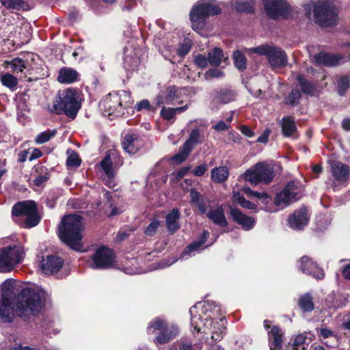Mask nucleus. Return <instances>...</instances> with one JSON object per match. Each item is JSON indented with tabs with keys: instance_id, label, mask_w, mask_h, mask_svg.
Instances as JSON below:
<instances>
[{
	"instance_id": "1",
	"label": "nucleus",
	"mask_w": 350,
	"mask_h": 350,
	"mask_svg": "<svg viewBox=\"0 0 350 350\" xmlns=\"http://www.w3.org/2000/svg\"><path fill=\"white\" fill-rule=\"evenodd\" d=\"M12 280H6L1 284L2 297L0 299V318L11 322L14 314L27 321L37 317L44 307L46 292L40 288H24L14 308L11 307L10 294L14 287Z\"/></svg>"
},
{
	"instance_id": "2",
	"label": "nucleus",
	"mask_w": 350,
	"mask_h": 350,
	"mask_svg": "<svg viewBox=\"0 0 350 350\" xmlns=\"http://www.w3.org/2000/svg\"><path fill=\"white\" fill-rule=\"evenodd\" d=\"M83 218L77 215H68L61 221L59 236L70 247L79 250L82 246Z\"/></svg>"
},
{
	"instance_id": "3",
	"label": "nucleus",
	"mask_w": 350,
	"mask_h": 350,
	"mask_svg": "<svg viewBox=\"0 0 350 350\" xmlns=\"http://www.w3.org/2000/svg\"><path fill=\"white\" fill-rule=\"evenodd\" d=\"M80 108L78 91L69 88L55 97L51 111L59 115L65 114L68 118L75 119Z\"/></svg>"
},
{
	"instance_id": "4",
	"label": "nucleus",
	"mask_w": 350,
	"mask_h": 350,
	"mask_svg": "<svg viewBox=\"0 0 350 350\" xmlns=\"http://www.w3.org/2000/svg\"><path fill=\"white\" fill-rule=\"evenodd\" d=\"M314 17L320 26L328 27L336 24L338 19L335 5L327 0H320L312 5ZM312 5H305L304 9L308 16H310Z\"/></svg>"
},
{
	"instance_id": "5",
	"label": "nucleus",
	"mask_w": 350,
	"mask_h": 350,
	"mask_svg": "<svg viewBox=\"0 0 350 350\" xmlns=\"http://www.w3.org/2000/svg\"><path fill=\"white\" fill-rule=\"evenodd\" d=\"M221 9L213 1H202L193 6L189 16L193 29L200 30L205 25L206 19L210 16L219 14Z\"/></svg>"
},
{
	"instance_id": "6",
	"label": "nucleus",
	"mask_w": 350,
	"mask_h": 350,
	"mask_svg": "<svg viewBox=\"0 0 350 350\" xmlns=\"http://www.w3.org/2000/svg\"><path fill=\"white\" fill-rule=\"evenodd\" d=\"M242 176L253 185H257L259 183L267 185L274 178V170L271 165L265 162H258L247 169Z\"/></svg>"
},
{
	"instance_id": "7",
	"label": "nucleus",
	"mask_w": 350,
	"mask_h": 350,
	"mask_svg": "<svg viewBox=\"0 0 350 350\" xmlns=\"http://www.w3.org/2000/svg\"><path fill=\"white\" fill-rule=\"evenodd\" d=\"M156 330L159 331V333L154 340V342L155 344L159 345L169 342L178 334V329L176 325L168 324L161 319L152 320L147 327V332L149 334H153Z\"/></svg>"
},
{
	"instance_id": "8",
	"label": "nucleus",
	"mask_w": 350,
	"mask_h": 350,
	"mask_svg": "<svg viewBox=\"0 0 350 350\" xmlns=\"http://www.w3.org/2000/svg\"><path fill=\"white\" fill-rule=\"evenodd\" d=\"M191 325L197 332H202L212 334L211 338L217 341L220 340L223 338L224 332L226 329L221 323V319L219 321H213L211 319H206L203 322L200 316H193L191 319Z\"/></svg>"
},
{
	"instance_id": "9",
	"label": "nucleus",
	"mask_w": 350,
	"mask_h": 350,
	"mask_svg": "<svg viewBox=\"0 0 350 350\" xmlns=\"http://www.w3.org/2000/svg\"><path fill=\"white\" fill-rule=\"evenodd\" d=\"M24 258L23 248L20 245L8 246L0 250V272H8Z\"/></svg>"
},
{
	"instance_id": "10",
	"label": "nucleus",
	"mask_w": 350,
	"mask_h": 350,
	"mask_svg": "<svg viewBox=\"0 0 350 350\" xmlns=\"http://www.w3.org/2000/svg\"><path fill=\"white\" fill-rule=\"evenodd\" d=\"M250 51L258 55H265L269 64L273 68H281L287 64V55L279 47L271 45H261L252 48Z\"/></svg>"
},
{
	"instance_id": "11",
	"label": "nucleus",
	"mask_w": 350,
	"mask_h": 350,
	"mask_svg": "<svg viewBox=\"0 0 350 350\" xmlns=\"http://www.w3.org/2000/svg\"><path fill=\"white\" fill-rule=\"evenodd\" d=\"M12 215L16 217L25 216V226L31 228L36 226L40 221L36 205L33 201L19 202L15 204L12 210Z\"/></svg>"
},
{
	"instance_id": "12",
	"label": "nucleus",
	"mask_w": 350,
	"mask_h": 350,
	"mask_svg": "<svg viewBox=\"0 0 350 350\" xmlns=\"http://www.w3.org/2000/svg\"><path fill=\"white\" fill-rule=\"evenodd\" d=\"M128 97L129 95L125 91L111 92L100 102V106L109 116L116 113H121L122 103L124 102L123 98Z\"/></svg>"
},
{
	"instance_id": "13",
	"label": "nucleus",
	"mask_w": 350,
	"mask_h": 350,
	"mask_svg": "<svg viewBox=\"0 0 350 350\" xmlns=\"http://www.w3.org/2000/svg\"><path fill=\"white\" fill-rule=\"evenodd\" d=\"M263 5L267 15L273 19L286 18L291 12L286 0H264Z\"/></svg>"
},
{
	"instance_id": "14",
	"label": "nucleus",
	"mask_w": 350,
	"mask_h": 350,
	"mask_svg": "<svg viewBox=\"0 0 350 350\" xmlns=\"http://www.w3.org/2000/svg\"><path fill=\"white\" fill-rule=\"evenodd\" d=\"M301 196V189L297 183L292 181L276 195L274 202L278 206H286L299 200Z\"/></svg>"
},
{
	"instance_id": "15",
	"label": "nucleus",
	"mask_w": 350,
	"mask_h": 350,
	"mask_svg": "<svg viewBox=\"0 0 350 350\" xmlns=\"http://www.w3.org/2000/svg\"><path fill=\"white\" fill-rule=\"evenodd\" d=\"M204 140V136L198 129H195L190 133L189 139L180 148L178 153L173 157V160L178 163L184 161L190 154L194 145L200 144Z\"/></svg>"
},
{
	"instance_id": "16",
	"label": "nucleus",
	"mask_w": 350,
	"mask_h": 350,
	"mask_svg": "<svg viewBox=\"0 0 350 350\" xmlns=\"http://www.w3.org/2000/svg\"><path fill=\"white\" fill-rule=\"evenodd\" d=\"M93 268L105 269L111 267L114 261L113 251L105 247L98 248L92 256Z\"/></svg>"
},
{
	"instance_id": "17",
	"label": "nucleus",
	"mask_w": 350,
	"mask_h": 350,
	"mask_svg": "<svg viewBox=\"0 0 350 350\" xmlns=\"http://www.w3.org/2000/svg\"><path fill=\"white\" fill-rule=\"evenodd\" d=\"M300 270L306 274L312 275L314 278L321 280L325 277L323 270L307 256H302L299 261Z\"/></svg>"
},
{
	"instance_id": "18",
	"label": "nucleus",
	"mask_w": 350,
	"mask_h": 350,
	"mask_svg": "<svg viewBox=\"0 0 350 350\" xmlns=\"http://www.w3.org/2000/svg\"><path fill=\"white\" fill-rule=\"evenodd\" d=\"M64 260L58 256H47L40 262V268L46 275L58 272L62 267Z\"/></svg>"
},
{
	"instance_id": "19",
	"label": "nucleus",
	"mask_w": 350,
	"mask_h": 350,
	"mask_svg": "<svg viewBox=\"0 0 350 350\" xmlns=\"http://www.w3.org/2000/svg\"><path fill=\"white\" fill-rule=\"evenodd\" d=\"M309 221V216L306 207L302 206L295 211L294 213L288 218V223L291 228L295 230H300L307 225Z\"/></svg>"
},
{
	"instance_id": "20",
	"label": "nucleus",
	"mask_w": 350,
	"mask_h": 350,
	"mask_svg": "<svg viewBox=\"0 0 350 350\" xmlns=\"http://www.w3.org/2000/svg\"><path fill=\"white\" fill-rule=\"evenodd\" d=\"M331 172L335 180L340 183H345L349 178V167L338 161L330 164Z\"/></svg>"
},
{
	"instance_id": "21",
	"label": "nucleus",
	"mask_w": 350,
	"mask_h": 350,
	"mask_svg": "<svg viewBox=\"0 0 350 350\" xmlns=\"http://www.w3.org/2000/svg\"><path fill=\"white\" fill-rule=\"evenodd\" d=\"M313 59L317 64L320 66H336L340 63L342 56L340 54L321 52L314 55Z\"/></svg>"
},
{
	"instance_id": "22",
	"label": "nucleus",
	"mask_w": 350,
	"mask_h": 350,
	"mask_svg": "<svg viewBox=\"0 0 350 350\" xmlns=\"http://www.w3.org/2000/svg\"><path fill=\"white\" fill-rule=\"evenodd\" d=\"M230 215L233 220L245 230H248L254 226V219L251 217L245 215L237 208H230Z\"/></svg>"
},
{
	"instance_id": "23",
	"label": "nucleus",
	"mask_w": 350,
	"mask_h": 350,
	"mask_svg": "<svg viewBox=\"0 0 350 350\" xmlns=\"http://www.w3.org/2000/svg\"><path fill=\"white\" fill-rule=\"evenodd\" d=\"M206 217L220 227H227L228 226V221L221 206L211 207L206 213Z\"/></svg>"
},
{
	"instance_id": "24",
	"label": "nucleus",
	"mask_w": 350,
	"mask_h": 350,
	"mask_svg": "<svg viewBox=\"0 0 350 350\" xmlns=\"http://www.w3.org/2000/svg\"><path fill=\"white\" fill-rule=\"evenodd\" d=\"M79 72L72 68L68 67H63L59 71L57 80L60 83L70 84L79 81Z\"/></svg>"
},
{
	"instance_id": "25",
	"label": "nucleus",
	"mask_w": 350,
	"mask_h": 350,
	"mask_svg": "<svg viewBox=\"0 0 350 350\" xmlns=\"http://www.w3.org/2000/svg\"><path fill=\"white\" fill-rule=\"evenodd\" d=\"M124 150L129 154H135L142 146L139 137L134 134H127L122 142Z\"/></svg>"
},
{
	"instance_id": "26",
	"label": "nucleus",
	"mask_w": 350,
	"mask_h": 350,
	"mask_svg": "<svg viewBox=\"0 0 350 350\" xmlns=\"http://www.w3.org/2000/svg\"><path fill=\"white\" fill-rule=\"evenodd\" d=\"M118 156L116 150H109L100 161V165L105 174L109 179H111L115 176V171L113 167L112 157L115 158Z\"/></svg>"
},
{
	"instance_id": "27",
	"label": "nucleus",
	"mask_w": 350,
	"mask_h": 350,
	"mask_svg": "<svg viewBox=\"0 0 350 350\" xmlns=\"http://www.w3.org/2000/svg\"><path fill=\"white\" fill-rule=\"evenodd\" d=\"M271 350H280L283 338V332L278 326H273L268 332Z\"/></svg>"
},
{
	"instance_id": "28",
	"label": "nucleus",
	"mask_w": 350,
	"mask_h": 350,
	"mask_svg": "<svg viewBox=\"0 0 350 350\" xmlns=\"http://www.w3.org/2000/svg\"><path fill=\"white\" fill-rule=\"evenodd\" d=\"M279 124L282 127V133L284 137H293L297 133V126L293 117H284Z\"/></svg>"
},
{
	"instance_id": "29",
	"label": "nucleus",
	"mask_w": 350,
	"mask_h": 350,
	"mask_svg": "<svg viewBox=\"0 0 350 350\" xmlns=\"http://www.w3.org/2000/svg\"><path fill=\"white\" fill-rule=\"evenodd\" d=\"M255 0H232L231 5L237 11L245 13L254 12Z\"/></svg>"
},
{
	"instance_id": "30",
	"label": "nucleus",
	"mask_w": 350,
	"mask_h": 350,
	"mask_svg": "<svg viewBox=\"0 0 350 350\" xmlns=\"http://www.w3.org/2000/svg\"><path fill=\"white\" fill-rule=\"evenodd\" d=\"M28 62L21 57H15L12 60H6L4 65L6 68L10 67L14 73L22 72L27 66Z\"/></svg>"
},
{
	"instance_id": "31",
	"label": "nucleus",
	"mask_w": 350,
	"mask_h": 350,
	"mask_svg": "<svg viewBox=\"0 0 350 350\" xmlns=\"http://www.w3.org/2000/svg\"><path fill=\"white\" fill-rule=\"evenodd\" d=\"M180 218V213L178 208H174L166 215V225L168 230L172 233L179 228L178 220Z\"/></svg>"
},
{
	"instance_id": "32",
	"label": "nucleus",
	"mask_w": 350,
	"mask_h": 350,
	"mask_svg": "<svg viewBox=\"0 0 350 350\" xmlns=\"http://www.w3.org/2000/svg\"><path fill=\"white\" fill-rule=\"evenodd\" d=\"M228 170L226 166L215 167L211 172L212 180L217 183L225 182L228 179Z\"/></svg>"
},
{
	"instance_id": "33",
	"label": "nucleus",
	"mask_w": 350,
	"mask_h": 350,
	"mask_svg": "<svg viewBox=\"0 0 350 350\" xmlns=\"http://www.w3.org/2000/svg\"><path fill=\"white\" fill-rule=\"evenodd\" d=\"M298 305L304 312H310L314 308L313 297L310 293H305L299 296Z\"/></svg>"
},
{
	"instance_id": "34",
	"label": "nucleus",
	"mask_w": 350,
	"mask_h": 350,
	"mask_svg": "<svg viewBox=\"0 0 350 350\" xmlns=\"http://www.w3.org/2000/svg\"><path fill=\"white\" fill-rule=\"evenodd\" d=\"M202 342H198L196 338L185 337L180 340L179 350H201Z\"/></svg>"
},
{
	"instance_id": "35",
	"label": "nucleus",
	"mask_w": 350,
	"mask_h": 350,
	"mask_svg": "<svg viewBox=\"0 0 350 350\" xmlns=\"http://www.w3.org/2000/svg\"><path fill=\"white\" fill-rule=\"evenodd\" d=\"M1 84L9 88L11 91H14L18 84V79L10 73H3L0 76Z\"/></svg>"
},
{
	"instance_id": "36",
	"label": "nucleus",
	"mask_w": 350,
	"mask_h": 350,
	"mask_svg": "<svg viewBox=\"0 0 350 350\" xmlns=\"http://www.w3.org/2000/svg\"><path fill=\"white\" fill-rule=\"evenodd\" d=\"M234 98V92L228 89L221 90L214 96V100L217 103L226 104L232 101Z\"/></svg>"
},
{
	"instance_id": "37",
	"label": "nucleus",
	"mask_w": 350,
	"mask_h": 350,
	"mask_svg": "<svg viewBox=\"0 0 350 350\" xmlns=\"http://www.w3.org/2000/svg\"><path fill=\"white\" fill-rule=\"evenodd\" d=\"M297 80L299 82L303 93L310 95H312L314 94L315 86L312 83L305 79L304 76L301 75H298L297 76Z\"/></svg>"
},
{
	"instance_id": "38",
	"label": "nucleus",
	"mask_w": 350,
	"mask_h": 350,
	"mask_svg": "<svg viewBox=\"0 0 350 350\" xmlns=\"http://www.w3.org/2000/svg\"><path fill=\"white\" fill-rule=\"evenodd\" d=\"M209 64L213 66H219L224 57V53L221 49L219 48H214V49L208 53V55Z\"/></svg>"
},
{
	"instance_id": "39",
	"label": "nucleus",
	"mask_w": 350,
	"mask_h": 350,
	"mask_svg": "<svg viewBox=\"0 0 350 350\" xmlns=\"http://www.w3.org/2000/svg\"><path fill=\"white\" fill-rule=\"evenodd\" d=\"M186 109H187V105L176 108L163 107L161 111V115L164 119L167 120H171L174 118L176 113H181L184 111Z\"/></svg>"
},
{
	"instance_id": "40",
	"label": "nucleus",
	"mask_w": 350,
	"mask_h": 350,
	"mask_svg": "<svg viewBox=\"0 0 350 350\" xmlns=\"http://www.w3.org/2000/svg\"><path fill=\"white\" fill-rule=\"evenodd\" d=\"M1 3L9 10H23L25 8V2L22 0H0Z\"/></svg>"
},
{
	"instance_id": "41",
	"label": "nucleus",
	"mask_w": 350,
	"mask_h": 350,
	"mask_svg": "<svg viewBox=\"0 0 350 350\" xmlns=\"http://www.w3.org/2000/svg\"><path fill=\"white\" fill-rule=\"evenodd\" d=\"M232 199L234 202L247 209H254L256 206L249 200H247L239 192H233Z\"/></svg>"
},
{
	"instance_id": "42",
	"label": "nucleus",
	"mask_w": 350,
	"mask_h": 350,
	"mask_svg": "<svg viewBox=\"0 0 350 350\" xmlns=\"http://www.w3.org/2000/svg\"><path fill=\"white\" fill-rule=\"evenodd\" d=\"M55 130H47L39 133L35 139V142L38 144H42L49 142L56 135Z\"/></svg>"
},
{
	"instance_id": "43",
	"label": "nucleus",
	"mask_w": 350,
	"mask_h": 350,
	"mask_svg": "<svg viewBox=\"0 0 350 350\" xmlns=\"http://www.w3.org/2000/svg\"><path fill=\"white\" fill-rule=\"evenodd\" d=\"M234 62L239 70H244L246 68V57L239 51H236L233 54Z\"/></svg>"
},
{
	"instance_id": "44",
	"label": "nucleus",
	"mask_w": 350,
	"mask_h": 350,
	"mask_svg": "<svg viewBox=\"0 0 350 350\" xmlns=\"http://www.w3.org/2000/svg\"><path fill=\"white\" fill-rule=\"evenodd\" d=\"M350 86V77L347 76L340 77L338 81V92L343 96Z\"/></svg>"
},
{
	"instance_id": "45",
	"label": "nucleus",
	"mask_w": 350,
	"mask_h": 350,
	"mask_svg": "<svg viewBox=\"0 0 350 350\" xmlns=\"http://www.w3.org/2000/svg\"><path fill=\"white\" fill-rule=\"evenodd\" d=\"M300 97V92L298 90H293L285 98L284 103L287 105H295L297 104Z\"/></svg>"
},
{
	"instance_id": "46",
	"label": "nucleus",
	"mask_w": 350,
	"mask_h": 350,
	"mask_svg": "<svg viewBox=\"0 0 350 350\" xmlns=\"http://www.w3.org/2000/svg\"><path fill=\"white\" fill-rule=\"evenodd\" d=\"M103 194V206L102 209H103L105 211V210H107L109 207H112V193L109 191L103 189L102 191Z\"/></svg>"
},
{
	"instance_id": "47",
	"label": "nucleus",
	"mask_w": 350,
	"mask_h": 350,
	"mask_svg": "<svg viewBox=\"0 0 350 350\" xmlns=\"http://www.w3.org/2000/svg\"><path fill=\"white\" fill-rule=\"evenodd\" d=\"M176 92L177 89L175 86H170L165 92H163L165 96L166 104H170L175 98H177Z\"/></svg>"
},
{
	"instance_id": "48",
	"label": "nucleus",
	"mask_w": 350,
	"mask_h": 350,
	"mask_svg": "<svg viewBox=\"0 0 350 350\" xmlns=\"http://www.w3.org/2000/svg\"><path fill=\"white\" fill-rule=\"evenodd\" d=\"M66 163L70 167H79L81 164V159L76 152L72 151L67 159Z\"/></svg>"
},
{
	"instance_id": "49",
	"label": "nucleus",
	"mask_w": 350,
	"mask_h": 350,
	"mask_svg": "<svg viewBox=\"0 0 350 350\" xmlns=\"http://www.w3.org/2000/svg\"><path fill=\"white\" fill-rule=\"evenodd\" d=\"M135 109L137 111H140L143 109L149 110V111H154L156 107H152L149 100L147 99H144L139 102H138L135 106Z\"/></svg>"
},
{
	"instance_id": "50",
	"label": "nucleus",
	"mask_w": 350,
	"mask_h": 350,
	"mask_svg": "<svg viewBox=\"0 0 350 350\" xmlns=\"http://www.w3.org/2000/svg\"><path fill=\"white\" fill-rule=\"evenodd\" d=\"M224 76V72L217 68L209 69L204 74V78L206 80H211L213 78H220Z\"/></svg>"
},
{
	"instance_id": "51",
	"label": "nucleus",
	"mask_w": 350,
	"mask_h": 350,
	"mask_svg": "<svg viewBox=\"0 0 350 350\" xmlns=\"http://www.w3.org/2000/svg\"><path fill=\"white\" fill-rule=\"evenodd\" d=\"M209 236V233L208 231H204L203 232V239L200 241V242H196V243H193L192 244H190L188 247H187V249H188V252L189 253H191L192 252H194L196 250L200 248L203 243H204V242L206 241V239L208 238V237Z\"/></svg>"
},
{
	"instance_id": "52",
	"label": "nucleus",
	"mask_w": 350,
	"mask_h": 350,
	"mask_svg": "<svg viewBox=\"0 0 350 350\" xmlns=\"http://www.w3.org/2000/svg\"><path fill=\"white\" fill-rule=\"evenodd\" d=\"M194 62L199 68H204L209 63L208 57H206L204 55L199 54L196 56Z\"/></svg>"
},
{
	"instance_id": "53",
	"label": "nucleus",
	"mask_w": 350,
	"mask_h": 350,
	"mask_svg": "<svg viewBox=\"0 0 350 350\" xmlns=\"http://www.w3.org/2000/svg\"><path fill=\"white\" fill-rule=\"evenodd\" d=\"M159 226V221H157V220L152 221L146 228V229L145 230V234L148 236H150V237L153 236L155 234Z\"/></svg>"
},
{
	"instance_id": "54",
	"label": "nucleus",
	"mask_w": 350,
	"mask_h": 350,
	"mask_svg": "<svg viewBox=\"0 0 350 350\" xmlns=\"http://www.w3.org/2000/svg\"><path fill=\"white\" fill-rule=\"evenodd\" d=\"M207 170H208L207 164L203 163V164L198 166L193 170H192L191 173L196 176H201L207 171Z\"/></svg>"
},
{
	"instance_id": "55",
	"label": "nucleus",
	"mask_w": 350,
	"mask_h": 350,
	"mask_svg": "<svg viewBox=\"0 0 350 350\" xmlns=\"http://www.w3.org/2000/svg\"><path fill=\"white\" fill-rule=\"evenodd\" d=\"M49 178V174L47 172H46L44 174H39L38 176H37L35 178L33 183L36 185L40 186L44 183H45Z\"/></svg>"
},
{
	"instance_id": "56",
	"label": "nucleus",
	"mask_w": 350,
	"mask_h": 350,
	"mask_svg": "<svg viewBox=\"0 0 350 350\" xmlns=\"http://www.w3.org/2000/svg\"><path fill=\"white\" fill-rule=\"evenodd\" d=\"M105 212L109 217H113L121 213L118 207L113 206V204H112V207H109Z\"/></svg>"
},
{
	"instance_id": "57",
	"label": "nucleus",
	"mask_w": 350,
	"mask_h": 350,
	"mask_svg": "<svg viewBox=\"0 0 350 350\" xmlns=\"http://www.w3.org/2000/svg\"><path fill=\"white\" fill-rule=\"evenodd\" d=\"M189 46L186 44H182L179 46L177 50V54L180 57L185 56L189 51Z\"/></svg>"
},
{
	"instance_id": "58",
	"label": "nucleus",
	"mask_w": 350,
	"mask_h": 350,
	"mask_svg": "<svg viewBox=\"0 0 350 350\" xmlns=\"http://www.w3.org/2000/svg\"><path fill=\"white\" fill-rule=\"evenodd\" d=\"M270 131L266 129L263 133L259 136L257 139V142L266 144L268 142L269 136L270 135Z\"/></svg>"
},
{
	"instance_id": "59",
	"label": "nucleus",
	"mask_w": 350,
	"mask_h": 350,
	"mask_svg": "<svg viewBox=\"0 0 350 350\" xmlns=\"http://www.w3.org/2000/svg\"><path fill=\"white\" fill-rule=\"evenodd\" d=\"M201 213L204 214L207 212L208 208L206 203L204 201L203 199L198 201L195 204Z\"/></svg>"
},
{
	"instance_id": "60",
	"label": "nucleus",
	"mask_w": 350,
	"mask_h": 350,
	"mask_svg": "<svg viewBox=\"0 0 350 350\" xmlns=\"http://www.w3.org/2000/svg\"><path fill=\"white\" fill-rule=\"evenodd\" d=\"M229 128V126L226 124L224 121L221 120L218 122L216 124L213 126V129L216 131H226Z\"/></svg>"
},
{
	"instance_id": "61",
	"label": "nucleus",
	"mask_w": 350,
	"mask_h": 350,
	"mask_svg": "<svg viewBox=\"0 0 350 350\" xmlns=\"http://www.w3.org/2000/svg\"><path fill=\"white\" fill-rule=\"evenodd\" d=\"M240 130L241 133L248 137H252L254 135V133L247 126L243 125L241 126Z\"/></svg>"
},
{
	"instance_id": "62",
	"label": "nucleus",
	"mask_w": 350,
	"mask_h": 350,
	"mask_svg": "<svg viewBox=\"0 0 350 350\" xmlns=\"http://www.w3.org/2000/svg\"><path fill=\"white\" fill-rule=\"evenodd\" d=\"M190 197L191 202L194 204L202 200L200 193L193 189L190 191Z\"/></svg>"
},
{
	"instance_id": "63",
	"label": "nucleus",
	"mask_w": 350,
	"mask_h": 350,
	"mask_svg": "<svg viewBox=\"0 0 350 350\" xmlns=\"http://www.w3.org/2000/svg\"><path fill=\"white\" fill-rule=\"evenodd\" d=\"M155 100L157 104V106L155 107L156 108L162 104H166L165 96L163 92L160 93L159 95L157 96Z\"/></svg>"
},
{
	"instance_id": "64",
	"label": "nucleus",
	"mask_w": 350,
	"mask_h": 350,
	"mask_svg": "<svg viewBox=\"0 0 350 350\" xmlns=\"http://www.w3.org/2000/svg\"><path fill=\"white\" fill-rule=\"evenodd\" d=\"M342 275L345 279L350 280V262L344 266Z\"/></svg>"
}]
</instances>
